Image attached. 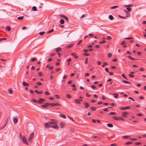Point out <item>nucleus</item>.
<instances>
[{"instance_id": "nucleus-46", "label": "nucleus", "mask_w": 146, "mask_h": 146, "mask_svg": "<svg viewBox=\"0 0 146 146\" xmlns=\"http://www.w3.org/2000/svg\"><path fill=\"white\" fill-rule=\"evenodd\" d=\"M54 96L57 99H59L60 98L59 96L58 95H55Z\"/></svg>"}, {"instance_id": "nucleus-25", "label": "nucleus", "mask_w": 146, "mask_h": 146, "mask_svg": "<svg viewBox=\"0 0 146 146\" xmlns=\"http://www.w3.org/2000/svg\"><path fill=\"white\" fill-rule=\"evenodd\" d=\"M60 23L61 24H64V20L63 19H61L60 21Z\"/></svg>"}, {"instance_id": "nucleus-40", "label": "nucleus", "mask_w": 146, "mask_h": 146, "mask_svg": "<svg viewBox=\"0 0 146 146\" xmlns=\"http://www.w3.org/2000/svg\"><path fill=\"white\" fill-rule=\"evenodd\" d=\"M141 142H135V145H138L141 144Z\"/></svg>"}, {"instance_id": "nucleus-13", "label": "nucleus", "mask_w": 146, "mask_h": 146, "mask_svg": "<svg viewBox=\"0 0 146 146\" xmlns=\"http://www.w3.org/2000/svg\"><path fill=\"white\" fill-rule=\"evenodd\" d=\"M59 115L60 117H62L64 119H66V116L63 114H59Z\"/></svg>"}, {"instance_id": "nucleus-50", "label": "nucleus", "mask_w": 146, "mask_h": 146, "mask_svg": "<svg viewBox=\"0 0 146 146\" xmlns=\"http://www.w3.org/2000/svg\"><path fill=\"white\" fill-rule=\"evenodd\" d=\"M122 76H123L124 78L126 80H127V78L126 77L125 75L124 74H123L122 75Z\"/></svg>"}, {"instance_id": "nucleus-62", "label": "nucleus", "mask_w": 146, "mask_h": 146, "mask_svg": "<svg viewBox=\"0 0 146 146\" xmlns=\"http://www.w3.org/2000/svg\"><path fill=\"white\" fill-rule=\"evenodd\" d=\"M97 63L99 65H100L101 64V62H100V61H97Z\"/></svg>"}, {"instance_id": "nucleus-21", "label": "nucleus", "mask_w": 146, "mask_h": 146, "mask_svg": "<svg viewBox=\"0 0 146 146\" xmlns=\"http://www.w3.org/2000/svg\"><path fill=\"white\" fill-rule=\"evenodd\" d=\"M127 58H129L131 60H136V59H135V58H134L132 57L131 56H127Z\"/></svg>"}, {"instance_id": "nucleus-29", "label": "nucleus", "mask_w": 146, "mask_h": 146, "mask_svg": "<svg viewBox=\"0 0 146 146\" xmlns=\"http://www.w3.org/2000/svg\"><path fill=\"white\" fill-rule=\"evenodd\" d=\"M109 18L111 20H113V16L111 15H109Z\"/></svg>"}, {"instance_id": "nucleus-52", "label": "nucleus", "mask_w": 146, "mask_h": 146, "mask_svg": "<svg viewBox=\"0 0 146 146\" xmlns=\"http://www.w3.org/2000/svg\"><path fill=\"white\" fill-rule=\"evenodd\" d=\"M91 88L93 89H95L96 87L94 85H92L91 86Z\"/></svg>"}, {"instance_id": "nucleus-17", "label": "nucleus", "mask_w": 146, "mask_h": 146, "mask_svg": "<svg viewBox=\"0 0 146 146\" xmlns=\"http://www.w3.org/2000/svg\"><path fill=\"white\" fill-rule=\"evenodd\" d=\"M60 127L61 128H63L64 127L65 125L64 123H60Z\"/></svg>"}, {"instance_id": "nucleus-11", "label": "nucleus", "mask_w": 146, "mask_h": 146, "mask_svg": "<svg viewBox=\"0 0 146 146\" xmlns=\"http://www.w3.org/2000/svg\"><path fill=\"white\" fill-rule=\"evenodd\" d=\"M84 104L85 106V108H87L90 106L89 104L87 102H84Z\"/></svg>"}, {"instance_id": "nucleus-28", "label": "nucleus", "mask_w": 146, "mask_h": 146, "mask_svg": "<svg viewBox=\"0 0 146 146\" xmlns=\"http://www.w3.org/2000/svg\"><path fill=\"white\" fill-rule=\"evenodd\" d=\"M113 95H115L114 96V97L115 98H118V94L116 93H114L113 94Z\"/></svg>"}, {"instance_id": "nucleus-42", "label": "nucleus", "mask_w": 146, "mask_h": 146, "mask_svg": "<svg viewBox=\"0 0 146 146\" xmlns=\"http://www.w3.org/2000/svg\"><path fill=\"white\" fill-rule=\"evenodd\" d=\"M106 42L105 41V40H103L102 41H100L99 42V43L100 44H104Z\"/></svg>"}, {"instance_id": "nucleus-23", "label": "nucleus", "mask_w": 146, "mask_h": 146, "mask_svg": "<svg viewBox=\"0 0 146 146\" xmlns=\"http://www.w3.org/2000/svg\"><path fill=\"white\" fill-rule=\"evenodd\" d=\"M24 18V16L19 17H18L17 19L19 20H22Z\"/></svg>"}, {"instance_id": "nucleus-58", "label": "nucleus", "mask_w": 146, "mask_h": 146, "mask_svg": "<svg viewBox=\"0 0 146 146\" xmlns=\"http://www.w3.org/2000/svg\"><path fill=\"white\" fill-rule=\"evenodd\" d=\"M55 55V53H53L50 54V56L51 57H53V56H54Z\"/></svg>"}, {"instance_id": "nucleus-49", "label": "nucleus", "mask_w": 146, "mask_h": 146, "mask_svg": "<svg viewBox=\"0 0 146 146\" xmlns=\"http://www.w3.org/2000/svg\"><path fill=\"white\" fill-rule=\"evenodd\" d=\"M36 84L37 85H38L40 86V85H41L42 83L40 82H37V83H36Z\"/></svg>"}, {"instance_id": "nucleus-22", "label": "nucleus", "mask_w": 146, "mask_h": 146, "mask_svg": "<svg viewBox=\"0 0 146 146\" xmlns=\"http://www.w3.org/2000/svg\"><path fill=\"white\" fill-rule=\"evenodd\" d=\"M107 126L110 127H113V124L111 123H108L107 125Z\"/></svg>"}, {"instance_id": "nucleus-5", "label": "nucleus", "mask_w": 146, "mask_h": 146, "mask_svg": "<svg viewBox=\"0 0 146 146\" xmlns=\"http://www.w3.org/2000/svg\"><path fill=\"white\" fill-rule=\"evenodd\" d=\"M122 116L125 117H127V115H128L129 114V112L128 111H125L122 112Z\"/></svg>"}, {"instance_id": "nucleus-55", "label": "nucleus", "mask_w": 146, "mask_h": 146, "mask_svg": "<svg viewBox=\"0 0 146 146\" xmlns=\"http://www.w3.org/2000/svg\"><path fill=\"white\" fill-rule=\"evenodd\" d=\"M53 69V66H51L49 68V69L50 70H52Z\"/></svg>"}, {"instance_id": "nucleus-59", "label": "nucleus", "mask_w": 146, "mask_h": 146, "mask_svg": "<svg viewBox=\"0 0 146 146\" xmlns=\"http://www.w3.org/2000/svg\"><path fill=\"white\" fill-rule=\"evenodd\" d=\"M38 74L40 76H41L42 75V73L41 72H39Z\"/></svg>"}, {"instance_id": "nucleus-20", "label": "nucleus", "mask_w": 146, "mask_h": 146, "mask_svg": "<svg viewBox=\"0 0 146 146\" xmlns=\"http://www.w3.org/2000/svg\"><path fill=\"white\" fill-rule=\"evenodd\" d=\"M35 92L36 93L38 94H40L42 93V92L41 91H38L37 90H36L35 91Z\"/></svg>"}, {"instance_id": "nucleus-7", "label": "nucleus", "mask_w": 146, "mask_h": 146, "mask_svg": "<svg viewBox=\"0 0 146 146\" xmlns=\"http://www.w3.org/2000/svg\"><path fill=\"white\" fill-rule=\"evenodd\" d=\"M50 105L51 106L53 107L55 106H60L61 104L59 103H50Z\"/></svg>"}, {"instance_id": "nucleus-32", "label": "nucleus", "mask_w": 146, "mask_h": 146, "mask_svg": "<svg viewBox=\"0 0 146 146\" xmlns=\"http://www.w3.org/2000/svg\"><path fill=\"white\" fill-rule=\"evenodd\" d=\"M116 114V113L115 112H111L109 113L108 115H115Z\"/></svg>"}, {"instance_id": "nucleus-38", "label": "nucleus", "mask_w": 146, "mask_h": 146, "mask_svg": "<svg viewBox=\"0 0 146 146\" xmlns=\"http://www.w3.org/2000/svg\"><path fill=\"white\" fill-rule=\"evenodd\" d=\"M117 7L118 6H113L111 7V9H114Z\"/></svg>"}, {"instance_id": "nucleus-9", "label": "nucleus", "mask_w": 146, "mask_h": 146, "mask_svg": "<svg viewBox=\"0 0 146 146\" xmlns=\"http://www.w3.org/2000/svg\"><path fill=\"white\" fill-rule=\"evenodd\" d=\"M51 127L54 128L55 129H58L59 127L58 126V125H56L55 124L53 125Z\"/></svg>"}, {"instance_id": "nucleus-63", "label": "nucleus", "mask_w": 146, "mask_h": 146, "mask_svg": "<svg viewBox=\"0 0 146 146\" xmlns=\"http://www.w3.org/2000/svg\"><path fill=\"white\" fill-rule=\"evenodd\" d=\"M84 54L85 56H88L89 55V54L88 53H84Z\"/></svg>"}, {"instance_id": "nucleus-18", "label": "nucleus", "mask_w": 146, "mask_h": 146, "mask_svg": "<svg viewBox=\"0 0 146 146\" xmlns=\"http://www.w3.org/2000/svg\"><path fill=\"white\" fill-rule=\"evenodd\" d=\"M90 110L92 111H95L96 110V108L94 107H91L90 108Z\"/></svg>"}, {"instance_id": "nucleus-27", "label": "nucleus", "mask_w": 146, "mask_h": 146, "mask_svg": "<svg viewBox=\"0 0 146 146\" xmlns=\"http://www.w3.org/2000/svg\"><path fill=\"white\" fill-rule=\"evenodd\" d=\"M6 29L9 31H10L11 29V27L9 26H7L6 27Z\"/></svg>"}, {"instance_id": "nucleus-45", "label": "nucleus", "mask_w": 146, "mask_h": 146, "mask_svg": "<svg viewBox=\"0 0 146 146\" xmlns=\"http://www.w3.org/2000/svg\"><path fill=\"white\" fill-rule=\"evenodd\" d=\"M111 53H110L108 54V57L109 58H110L111 57Z\"/></svg>"}, {"instance_id": "nucleus-16", "label": "nucleus", "mask_w": 146, "mask_h": 146, "mask_svg": "<svg viewBox=\"0 0 146 146\" xmlns=\"http://www.w3.org/2000/svg\"><path fill=\"white\" fill-rule=\"evenodd\" d=\"M13 121L14 123H16L17 122V120L16 118L15 117L13 119Z\"/></svg>"}, {"instance_id": "nucleus-60", "label": "nucleus", "mask_w": 146, "mask_h": 146, "mask_svg": "<svg viewBox=\"0 0 146 146\" xmlns=\"http://www.w3.org/2000/svg\"><path fill=\"white\" fill-rule=\"evenodd\" d=\"M109 73V74L110 75H113V73L112 72H110Z\"/></svg>"}, {"instance_id": "nucleus-54", "label": "nucleus", "mask_w": 146, "mask_h": 146, "mask_svg": "<svg viewBox=\"0 0 146 146\" xmlns=\"http://www.w3.org/2000/svg\"><path fill=\"white\" fill-rule=\"evenodd\" d=\"M61 68H57V69H56V71L57 72H58L60 70Z\"/></svg>"}, {"instance_id": "nucleus-44", "label": "nucleus", "mask_w": 146, "mask_h": 146, "mask_svg": "<svg viewBox=\"0 0 146 146\" xmlns=\"http://www.w3.org/2000/svg\"><path fill=\"white\" fill-rule=\"evenodd\" d=\"M106 38L107 40H109L111 39V38L110 36H108Z\"/></svg>"}, {"instance_id": "nucleus-24", "label": "nucleus", "mask_w": 146, "mask_h": 146, "mask_svg": "<svg viewBox=\"0 0 146 146\" xmlns=\"http://www.w3.org/2000/svg\"><path fill=\"white\" fill-rule=\"evenodd\" d=\"M123 138L128 139L129 138V136L128 135L123 136L122 137Z\"/></svg>"}, {"instance_id": "nucleus-51", "label": "nucleus", "mask_w": 146, "mask_h": 146, "mask_svg": "<svg viewBox=\"0 0 146 146\" xmlns=\"http://www.w3.org/2000/svg\"><path fill=\"white\" fill-rule=\"evenodd\" d=\"M129 77H131V78H133V77L134 76V75H132V74H129Z\"/></svg>"}, {"instance_id": "nucleus-36", "label": "nucleus", "mask_w": 146, "mask_h": 146, "mask_svg": "<svg viewBox=\"0 0 146 146\" xmlns=\"http://www.w3.org/2000/svg\"><path fill=\"white\" fill-rule=\"evenodd\" d=\"M126 9L129 12H130L131 10V8H129V7H127L126 8Z\"/></svg>"}, {"instance_id": "nucleus-8", "label": "nucleus", "mask_w": 146, "mask_h": 146, "mask_svg": "<svg viewBox=\"0 0 146 146\" xmlns=\"http://www.w3.org/2000/svg\"><path fill=\"white\" fill-rule=\"evenodd\" d=\"M45 100L44 99L41 98H39L38 100V103L42 104L43 102H44Z\"/></svg>"}, {"instance_id": "nucleus-34", "label": "nucleus", "mask_w": 146, "mask_h": 146, "mask_svg": "<svg viewBox=\"0 0 146 146\" xmlns=\"http://www.w3.org/2000/svg\"><path fill=\"white\" fill-rule=\"evenodd\" d=\"M45 33L44 32H42L39 33V34L40 35L42 36Z\"/></svg>"}, {"instance_id": "nucleus-3", "label": "nucleus", "mask_w": 146, "mask_h": 146, "mask_svg": "<svg viewBox=\"0 0 146 146\" xmlns=\"http://www.w3.org/2000/svg\"><path fill=\"white\" fill-rule=\"evenodd\" d=\"M34 137V134L33 133H31L30 136L29 137V138L28 139V141L29 142L32 143V139Z\"/></svg>"}, {"instance_id": "nucleus-64", "label": "nucleus", "mask_w": 146, "mask_h": 146, "mask_svg": "<svg viewBox=\"0 0 146 146\" xmlns=\"http://www.w3.org/2000/svg\"><path fill=\"white\" fill-rule=\"evenodd\" d=\"M111 146H116V145L115 143H113L110 145Z\"/></svg>"}, {"instance_id": "nucleus-47", "label": "nucleus", "mask_w": 146, "mask_h": 146, "mask_svg": "<svg viewBox=\"0 0 146 146\" xmlns=\"http://www.w3.org/2000/svg\"><path fill=\"white\" fill-rule=\"evenodd\" d=\"M54 29H52L51 30L49 31L48 32H47V33H51L54 31Z\"/></svg>"}, {"instance_id": "nucleus-2", "label": "nucleus", "mask_w": 146, "mask_h": 146, "mask_svg": "<svg viewBox=\"0 0 146 146\" xmlns=\"http://www.w3.org/2000/svg\"><path fill=\"white\" fill-rule=\"evenodd\" d=\"M21 139L22 140L23 143H24L27 144V145H28L29 144L27 142V140L26 137L23 135L21 138Z\"/></svg>"}, {"instance_id": "nucleus-15", "label": "nucleus", "mask_w": 146, "mask_h": 146, "mask_svg": "<svg viewBox=\"0 0 146 146\" xmlns=\"http://www.w3.org/2000/svg\"><path fill=\"white\" fill-rule=\"evenodd\" d=\"M75 102V103L80 104V102L79 100V99H75L74 100Z\"/></svg>"}, {"instance_id": "nucleus-6", "label": "nucleus", "mask_w": 146, "mask_h": 146, "mask_svg": "<svg viewBox=\"0 0 146 146\" xmlns=\"http://www.w3.org/2000/svg\"><path fill=\"white\" fill-rule=\"evenodd\" d=\"M49 105H50V104L48 103H45L44 105H41V106L45 108H47V107Z\"/></svg>"}, {"instance_id": "nucleus-30", "label": "nucleus", "mask_w": 146, "mask_h": 146, "mask_svg": "<svg viewBox=\"0 0 146 146\" xmlns=\"http://www.w3.org/2000/svg\"><path fill=\"white\" fill-rule=\"evenodd\" d=\"M73 44H70V45H68L67 46V47L68 48H71L73 46Z\"/></svg>"}, {"instance_id": "nucleus-39", "label": "nucleus", "mask_w": 146, "mask_h": 146, "mask_svg": "<svg viewBox=\"0 0 146 146\" xmlns=\"http://www.w3.org/2000/svg\"><path fill=\"white\" fill-rule=\"evenodd\" d=\"M44 94L46 95H48L50 94V93L48 91H46L44 92Z\"/></svg>"}, {"instance_id": "nucleus-37", "label": "nucleus", "mask_w": 146, "mask_h": 146, "mask_svg": "<svg viewBox=\"0 0 146 146\" xmlns=\"http://www.w3.org/2000/svg\"><path fill=\"white\" fill-rule=\"evenodd\" d=\"M132 143L131 142H127L125 143V145H129L132 144Z\"/></svg>"}, {"instance_id": "nucleus-48", "label": "nucleus", "mask_w": 146, "mask_h": 146, "mask_svg": "<svg viewBox=\"0 0 146 146\" xmlns=\"http://www.w3.org/2000/svg\"><path fill=\"white\" fill-rule=\"evenodd\" d=\"M125 6L127 7H131L133 6V5H132V4L129 5H125Z\"/></svg>"}, {"instance_id": "nucleus-4", "label": "nucleus", "mask_w": 146, "mask_h": 146, "mask_svg": "<svg viewBox=\"0 0 146 146\" xmlns=\"http://www.w3.org/2000/svg\"><path fill=\"white\" fill-rule=\"evenodd\" d=\"M112 118L114 120H118V119H120L123 121V120L124 119L123 118L121 117H117L116 116H112Z\"/></svg>"}, {"instance_id": "nucleus-56", "label": "nucleus", "mask_w": 146, "mask_h": 146, "mask_svg": "<svg viewBox=\"0 0 146 146\" xmlns=\"http://www.w3.org/2000/svg\"><path fill=\"white\" fill-rule=\"evenodd\" d=\"M64 18L65 19L67 22H68L69 20L68 18L66 16Z\"/></svg>"}, {"instance_id": "nucleus-1", "label": "nucleus", "mask_w": 146, "mask_h": 146, "mask_svg": "<svg viewBox=\"0 0 146 146\" xmlns=\"http://www.w3.org/2000/svg\"><path fill=\"white\" fill-rule=\"evenodd\" d=\"M56 122L54 119H51L50 121L45 123L44 125L46 128L50 127L54 124H56Z\"/></svg>"}, {"instance_id": "nucleus-31", "label": "nucleus", "mask_w": 146, "mask_h": 146, "mask_svg": "<svg viewBox=\"0 0 146 146\" xmlns=\"http://www.w3.org/2000/svg\"><path fill=\"white\" fill-rule=\"evenodd\" d=\"M10 94H12V91L11 88H10L8 90Z\"/></svg>"}, {"instance_id": "nucleus-53", "label": "nucleus", "mask_w": 146, "mask_h": 146, "mask_svg": "<svg viewBox=\"0 0 146 146\" xmlns=\"http://www.w3.org/2000/svg\"><path fill=\"white\" fill-rule=\"evenodd\" d=\"M130 140H132L133 141H136L137 140V139H136L133 138H131L130 139Z\"/></svg>"}, {"instance_id": "nucleus-10", "label": "nucleus", "mask_w": 146, "mask_h": 146, "mask_svg": "<svg viewBox=\"0 0 146 146\" xmlns=\"http://www.w3.org/2000/svg\"><path fill=\"white\" fill-rule=\"evenodd\" d=\"M130 108V107L129 106H127L125 107H121L120 109L122 110H125V109H129Z\"/></svg>"}, {"instance_id": "nucleus-43", "label": "nucleus", "mask_w": 146, "mask_h": 146, "mask_svg": "<svg viewBox=\"0 0 146 146\" xmlns=\"http://www.w3.org/2000/svg\"><path fill=\"white\" fill-rule=\"evenodd\" d=\"M6 40V38H0V42H1L2 40Z\"/></svg>"}, {"instance_id": "nucleus-12", "label": "nucleus", "mask_w": 146, "mask_h": 146, "mask_svg": "<svg viewBox=\"0 0 146 146\" xmlns=\"http://www.w3.org/2000/svg\"><path fill=\"white\" fill-rule=\"evenodd\" d=\"M59 51H62V48L60 47H58L56 48V51L58 52Z\"/></svg>"}, {"instance_id": "nucleus-19", "label": "nucleus", "mask_w": 146, "mask_h": 146, "mask_svg": "<svg viewBox=\"0 0 146 146\" xmlns=\"http://www.w3.org/2000/svg\"><path fill=\"white\" fill-rule=\"evenodd\" d=\"M108 65V63L106 62H104L103 63V65H102V66L103 67H104L106 66H107Z\"/></svg>"}, {"instance_id": "nucleus-14", "label": "nucleus", "mask_w": 146, "mask_h": 146, "mask_svg": "<svg viewBox=\"0 0 146 146\" xmlns=\"http://www.w3.org/2000/svg\"><path fill=\"white\" fill-rule=\"evenodd\" d=\"M122 82H123L124 83H126V84H131V83L130 82H128L127 81H126V80H122Z\"/></svg>"}, {"instance_id": "nucleus-41", "label": "nucleus", "mask_w": 146, "mask_h": 146, "mask_svg": "<svg viewBox=\"0 0 146 146\" xmlns=\"http://www.w3.org/2000/svg\"><path fill=\"white\" fill-rule=\"evenodd\" d=\"M33 102H35V103H38V100H36L35 99H33Z\"/></svg>"}, {"instance_id": "nucleus-35", "label": "nucleus", "mask_w": 146, "mask_h": 146, "mask_svg": "<svg viewBox=\"0 0 146 146\" xmlns=\"http://www.w3.org/2000/svg\"><path fill=\"white\" fill-rule=\"evenodd\" d=\"M66 97L68 98H70L71 97V96L70 94H67L66 96Z\"/></svg>"}, {"instance_id": "nucleus-57", "label": "nucleus", "mask_w": 146, "mask_h": 146, "mask_svg": "<svg viewBox=\"0 0 146 146\" xmlns=\"http://www.w3.org/2000/svg\"><path fill=\"white\" fill-rule=\"evenodd\" d=\"M133 39V38L132 37H127V38H125V39Z\"/></svg>"}, {"instance_id": "nucleus-26", "label": "nucleus", "mask_w": 146, "mask_h": 146, "mask_svg": "<svg viewBox=\"0 0 146 146\" xmlns=\"http://www.w3.org/2000/svg\"><path fill=\"white\" fill-rule=\"evenodd\" d=\"M32 9L33 11H37V9L35 6H33Z\"/></svg>"}, {"instance_id": "nucleus-33", "label": "nucleus", "mask_w": 146, "mask_h": 146, "mask_svg": "<svg viewBox=\"0 0 146 146\" xmlns=\"http://www.w3.org/2000/svg\"><path fill=\"white\" fill-rule=\"evenodd\" d=\"M36 60V58H32V59H31V61L33 62L35 61Z\"/></svg>"}, {"instance_id": "nucleus-61", "label": "nucleus", "mask_w": 146, "mask_h": 146, "mask_svg": "<svg viewBox=\"0 0 146 146\" xmlns=\"http://www.w3.org/2000/svg\"><path fill=\"white\" fill-rule=\"evenodd\" d=\"M105 70L108 72H109V70H108V68H105Z\"/></svg>"}]
</instances>
